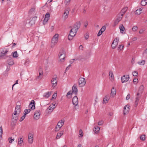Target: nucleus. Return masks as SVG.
I'll return each instance as SVG.
<instances>
[{
    "instance_id": "f257e3e1",
    "label": "nucleus",
    "mask_w": 147,
    "mask_h": 147,
    "mask_svg": "<svg viewBox=\"0 0 147 147\" xmlns=\"http://www.w3.org/2000/svg\"><path fill=\"white\" fill-rule=\"evenodd\" d=\"M81 26V23L80 21L77 22L75 24L69 31V33L68 36V39L69 40H71L76 34L78 30L80 28Z\"/></svg>"
},
{
    "instance_id": "f03ea898",
    "label": "nucleus",
    "mask_w": 147,
    "mask_h": 147,
    "mask_svg": "<svg viewBox=\"0 0 147 147\" xmlns=\"http://www.w3.org/2000/svg\"><path fill=\"white\" fill-rule=\"evenodd\" d=\"M20 112V105H17L15 107V111L12 114V119L15 121L18 120Z\"/></svg>"
},
{
    "instance_id": "7ed1b4c3",
    "label": "nucleus",
    "mask_w": 147,
    "mask_h": 147,
    "mask_svg": "<svg viewBox=\"0 0 147 147\" xmlns=\"http://www.w3.org/2000/svg\"><path fill=\"white\" fill-rule=\"evenodd\" d=\"M78 92V90L77 86L76 84H74L72 87V91L70 90L68 92L66 95V96L68 98H71L73 94H74L76 95L77 94Z\"/></svg>"
},
{
    "instance_id": "20e7f679",
    "label": "nucleus",
    "mask_w": 147,
    "mask_h": 147,
    "mask_svg": "<svg viewBox=\"0 0 147 147\" xmlns=\"http://www.w3.org/2000/svg\"><path fill=\"white\" fill-rule=\"evenodd\" d=\"M58 34H56L52 38L51 46V48H53L58 42Z\"/></svg>"
},
{
    "instance_id": "39448f33",
    "label": "nucleus",
    "mask_w": 147,
    "mask_h": 147,
    "mask_svg": "<svg viewBox=\"0 0 147 147\" xmlns=\"http://www.w3.org/2000/svg\"><path fill=\"white\" fill-rule=\"evenodd\" d=\"M86 83V81L84 78H81L79 79L78 84L80 87L84 86Z\"/></svg>"
},
{
    "instance_id": "423d86ee",
    "label": "nucleus",
    "mask_w": 147,
    "mask_h": 147,
    "mask_svg": "<svg viewBox=\"0 0 147 147\" xmlns=\"http://www.w3.org/2000/svg\"><path fill=\"white\" fill-rule=\"evenodd\" d=\"M123 16V15H121V14H120L119 13L117 15V18L114 23L115 26L121 20Z\"/></svg>"
},
{
    "instance_id": "0eeeda50",
    "label": "nucleus",
    "mask_w": 147,
    "mask_h": 147,
    "mask_svg": "<svg viewBox=\"0 0 147 147\" xmlns=\"http://www.w3.org/2000/svg\"><path fill=\"white\" fill-rule=\"evenodd\" d=\"M129 79L128 75H124L121 78V81L122 83L126 82H127Z\"/></svg>"
},
{
    "instance_id": "6e6552de",
    "label": "nucleus",
    "mask_w": 147,
    "mask_h": 147,
    "mask_svg": "<svg viewBox=\"0 0 147 147\" xmlns=\"http://www.w3.org/2000/svg\"><path fill=\"white\" fill-rule=\"evenodd\" d=\"M119 40V38L117 37L114 40L111 45V47L113 49H114L116 47L118 44Z\"/></svg>"
},
{
    "instance_id": "1a4fd4ad",
    "label": "nucleus",
    "mask_w": 147,
    "mask_h": 147,
    "mask_svg": "<svg viewBox=\"0 0 147 147\" xmlns=\"http://www.w3.org/2000/svg\"><path fill=\"white\" fill-rule=\"evenodd\" d=\"M59 55L60 61L63 60L65 59V51L63 50L61 52H59Z\"/></svg>"
},
{
    "instance_id": "9d476101",
    "label": "nucleus",
    "mask_w": 147,
    "mask_h": 147,
    "mask_svg": "<svg viewBox=\"0 0 147 147\" xmlns=\"http://www.w3.org/2000/svg\"><path fill=\"white\" fill-rule=\"evenodd\" d=\"M57 77H56L55 78H53L51 80L52 87H53V88H55L57 85Z\"/></svg>"
},
{
    "instance_id": "9b49d317",
    "label": "nucleus",
    "mask_w": 147,
    "mask_h": 147,
    "mask_svg": "<svg viewBox=\"0 0 147 147\" xmlns=\"http://www.w3.org/2000/svg\"><path fill=\"white\" fill-rule=\"evenodd\" d=\"M69 11V7H67L65 9L63 15V17L65 19H66L68 18Z\"/></svg>"
},
{
    "instance_id": "f8f14e48",
    "label": "nucleus",
    "mask_w": 147,
    "mask_h": 147,
    "mask_svg": "<svg viewBox=\"0 0 147 147\" xmlns=\"http://www.w3.org/2000/svg\"><path fill=\"white\" fill-rule=\"evenodd\" d=\"M78 98L77 97L75 96L72 98V103L73 105L75 107L78 105Z\"/></svg>"
},
{
    "instance_id": "ddd939ff",
    "label": "nucleus",
    "mask_w": 147,
    "mask_h": 147,
    "mask_svg": "<svg viewBox=\"0 0 147 147\" xmlns=\"http://www.w3.org/2000/svg\"><path fill=\"white\" fill-rule=\"evenodd\" d=\"M35 103L34 100H32L29 105V107L32 110L34 109L35 107Z\"/></svg>"
},
{
    "instance_id": "4468645a",
    "label": "nucleus",
    "mask_w": 147,
    "mask_h": 147,
    "mask_svg": "<svg viewBox=\"0 0 147 147\" xmlns=\"http://www.w3.org/2000/svg\"><path fill=\"white\" fill-rule=\"evenodd\" d=\"M40 110L35 111L34 116V119L36 120L40 118Z\"/></svg>"
},
{
    "instance_id": "2eb2a0df",
    "label": "nucleus",
    "mask_w": 147,
    "mask_h": 147,
    "mask_svg": "<svg viewBox=\"0 0 147 147\" xmlns=\"http://www.w3.org/2000/svg\"><path fill=\"white\" fill-rule=\"evenodd\" d=\"M28 141L29 143L32 144L33 141V135L29 133L28 136Z\"/></svg>"
},
{
    "instance_id": "dca6fc26",
    "label": "nucleus",
    "mask_w": 147,
    "mask_h": 147,
    "mask_svg": "<svg viewBox=\"0 0 147 147\" xmlns=\"http://www.w3.org/2000/svg\"><path fill=\"white\" fill-rule=\"evenodd\" d=\"M50 14L49 13H47L45 16V18L43 20V24H45L47 22L49 19Z\"/></svg>"
},
{
    "instance_id": "f3484780",
    "label": "nucleus",
    "mask_w": 147,
    "mask_h": 147,
    "mask_svg": "<svg viewBox=\"0 0 147 147\" xmlns=\"http://www.w3.org/2000/svg\"><path fill=\"white\" fill-rule=\"evenodd\" d=\"M8 52V50L4 49L0 52V57H2L5 55Z\"/></svg>"
},
{
    "instance_id": "a211bd4d",
    "label": "nucleus",
    "mask_w": 147,
    "mask_h": 147,
    "mask_svg": "<svg viewBox=\"0 0 147 147\" xmlns=\"http://www.w3.org/2000/svg\"><path fill=\"white\" fill-rule=\"evenodd\" d=\"M109 77L111 81H112L113 80L114 76L113 72L111 71H110L109 72Z\"/></svg>"
},
{
    "instance_id": "6ab92c4d",
    "label": "nucleus",
    "mask_w": 147,
    "mask_h": 147,
    "mask_svg": "<svg viewBox=\"0 0 147 147\" xmlns=\"http://www.w3.org/2000/svg\"><path fill=\"white\" fill-rule=\"evenodd\" d=\"M116 89L113 87L111 90V95L113 97L116 94Z\"/></svg>"
},
{
    "instance_id": "aec40b11",
    "label": "nucleus",
    "mask_w": 147,
    "mask_h": 147,
    "mask_svg": "<svg viewBox=\"0 0 147 147\" xmlns=\"http://www.w3.org/2000/svg\"><path fill=\"white\" fill-rule=\"evenodd\" d=\"M51 94V92H47L45 93L43 95V96L45 98H47L49 97V96Z\"/></svg>"
},
{
    "instance_id": "412c9836",
    "label": "nucleus",
    "mask_w": 147,
    "mask_h": 147,
    "mask_svg": "<svg viewBox=\"0 0 147 147\" xmlns=\"http://www.w3.org/2000/svg\"><path fill=\"white\" fill-rule=\"evenodd\" d=\"M7 63L10 65H12L14 64V62L13 61L12 59L9 57L7 61Z\"/></svg>"
},
{
    "instance_id": "4be33fe9",
    "label": "nucleus",
    "mask_w": 147,
    "mask_h": 147,
    "mask_svg": "<svg viewBox=\"0 0 147 147\" xmlns=\"http://www.w3.org/2000/svg\"><path fill=\"white\" fill-rule=\"evenodd\" d=\"M127 8H128L127 7H125L119 13L121 14V15H123V16L124 15V14L127 10Z\"/></svg>"
},
{
    "instance_id": "5701e85b",
    "label": "nucleus",
    "mask_w": 147,
    "mask_h": 147,
    "mask_svg": "<svg viewBox=\"0 0 147 147\" xmlns=\"http://www.w3.org/2000/svg\"><path fill=\"white\" fill-rule=\"evenodd\" d=\"M64 121H61L59 122L57 125V126L59 128H61L63 125Z\"/></svg>"
},
{
    "instance_id": "b1692460",
    "label": "nucleus",
    "mask_w": 147,
    "mask_h": 147,
    "mask_svg": "<svg viewBox=\"0 0 147 147\" xmlns=\"http://www.w3.org/2000/svg\"><path fill=\"white\" fill-rule=\"evenodd\" d=\"M63 131H62L60 133H58L56 136V139H58L60 138L61 136L63 135Z\"/></svg>"
},
{
    "instance_id": "393cba45",
    "label": "nucleus",
    "mask_w": 147,
    "mask_h": 147,
    "mask_svg": "<svg viewBox=\"0 0 147 147\" xmlns=\"http://www.w3.org/2000/svg\"><path fill=\"white\" fill-rule=\"evenodd\" d=\"M109 99V96H105V97L103 98V103H107V102L108 101Z\"/></svg>"
},
{
    "instance_id": "a878e982",
    "label": "nucleus",
    "mask_w": 147,
    "mask_h": 147,
    "mask_svg": "<svg viewBox=\"0 0 147 147\" xmlns=\"http://www.w3.org/2000/svg\"><path fill=\"white\" fill-rule=\"evenodd\" d=\"M23 137L22 136V137L20 138L18 140V144L20 146H21L22 145L23 142Z\"/></svg>"
},
{
    "instance_id": "bb28decb",
    "label": "nucleus",
    "mask_w": 147,
    "mask_h": 147,
    "mask_svg": "<svg viewBox=\"0 0 147 147\" xmlns=\"http://www.w3.org/2000/svg\"><path fill=\"white\" fill-rule=\"evenodd\" d=\"M140 100V97H136V100L135 101V106L136 107L137 106L138 104V102Z\"/></svg>"
},
{
    "instance_id": "cd10ccee",
    "label": "nucleus",
    "mask_w": 147,
    "mask_h": 147,
    "mask_svg": "<svg viewBox=\"0 0 147 147\" xmlns=\"http://www.w3.org/2000/svg\"><path fill=\"white\" fill-rule=\"evenodd\" d=\"M124 111H123V114L124 115H126L129 112V108H127V109H126V107H124Z\"/></svg>"
},
{
    "instance_id": "c85d7f7f",
    "label": "nucleus",
    "mask_w": 147,
    "mask_h": 147,
    "mask_svg": "<svg viewBox=\"0 0 147 147\" xmlns=\"http://www.w3.org/2000/svg\"><path fill=\"white\" fill-rule=\"evenodd\" d=\"M142 9L141 8H139L138 9H137L135 12V13L137 15H139L141 13V11Z\"/></svg>"
},
{
    "instance_id": "c756f323",
    "label": "nucleus",
    "mask_w": 147,
    "mask_h": 147,
    "mask_svg": "<svg viewBox=\"0 0 147 147\" xmlns=\"http://www.w3.org/2000/svg\"><path fill=\"white\" fill-rule=\"evenodd\" d=\"M141 4L142 6H145L147 4V0H142L141 1Z\"/></svg>"
},
{
    "instance_id": "7c9ffc66",
    "label": "nucleus",
    "mask_w": 147,
    "mask_h": 147,
    "mask_svg": "<svg viewBox=\"0 0 147 147\" xmlns=\"http://www.w3.org/2000/svg\"><path fill=\"white\" fill-rule=\"evenodd\" d=\"M100 130V128L98 126H96V127H95L94 129V131L95 133H97Z\"/></svg>"
},
{
    "instance_id": "2f4dec72",
    "label": "nucleus",
    "mask_w": 147,
    "mask_h": 147,
    "mask_svg": "<svg viewBox=\"0 0 147 147\" xmlns=\"http://www.w3.org/2000/svg\"><path fill=\"white\" fill-rule=\"evenodd\" d=\"M39 76L36 77V79L37 80L38 79H40L43 76V73L39 72Z\"/></svg>"
},
{
    "instance_id": "473e14b6",
    "label": "nucleus",
    "mask_w": 147,
    "mask_h": 147,
    "mask_svg": "<svg viewBox=\"0 0 147 147\" xmlns=\"http://www.w3.org/2000/svg\"><path fill=\"white\" fill-rule=\"evenodd\" d=\"M143 57L147 58V48L146 49L143 53Z\"/></svg>"
},
{
    "instance_id": "72a5a7b5",
    "label": "nucleus",
    "mask_w": 147,
    "mask_h": 147,
    "mask_svg": "<svg viewBox=\"0 0 147 147\" xmlns=\"http://www.w3.org/2000/svg\"><path fill=\"white\" fill-rule=\"evenodd\" d=\"M31 111L30 109H26L24 111V116H26V115L29 113Z\"/></svg>"
},
{
    "instance_id": "f704fd0d",
    "label": "nucleus",
    "mask_w": 147,
    "mask_h": 147,
    "mask_svg": "<svg viewBox=\"0 0 147 147\" xmlns=\"http://www.w3.org/2000/svg\"><path fill=\"white\" fill-rule=\"evenodd\" d=\"M144 87L143 85H141L139 87L138 92L142 93Z\"/></svg>"
},
{
    "instance_id": "c9c22d12",
    "label": "nucleus",
    "mask_w": 147,
    "mask_h": 147,
    "mask_svg": "<svg viewBox=\"0 0 147 147\" xmlns=\"http://www.w3.org/2000/svg\"><path fill=\"white\" fill-rule=\"evenodd\" d=\"M145 61L144 60H142L141 61L138 62V64L140 65H144L145 63Z\"/></svg>"
},
{
    "instance_id": "e433bc0d",
    "label": "nucleus",
    "mask_w": 147,
    "mask_h": 147,
    "mask_svg": "<svg viewBox=\"0 0 147 147\" xmlns=\"http://www.w3.org/2000/svg\"><path fill=\"white\" fill-rule=\"evenodd\" d=\"M53 105L51 104L48 108L49 110L53 111V110L55 108V107L53 106Z\"/></svg>"
},
{
    "instance_id": "4c0bfd02",
    "label": "nucleus",
    "mask_w": 147,
    "mask_h": 147,
    "mask_svg": "<svg viewBox=\"0 0 147 147\" xmlns=\"http://www.w3.org/2000/svg\"><path fill=\"white\" fill-rule=\"evenodd\" d=\"M119 28L121 32V31L122 33H123V32H124L125 29L123 25H122L121 26L119 27ZM124 33H125V32H124Z\"/></svg>"
},
{
    "instance_id": "58836bf2",
    "label": "nucleus",
    "mask_w": 147,
    "mask_h": 147,
    "mask_svg": "<svg viewBox=\"0 0 147 147\" xmlns=\"http://www.w3.org/2000/svg\"><path fill=\"white\" fill-rule=\"evenodd\" d=\"M18 56L17 51H15L13 53V56L14 58H17Z\"/></svg>"
},
{
    "instance_id": "ea45409f",
    "label": "nucleus",
    "mask_w": 147,
    "mask_h": 147,
    "mask_svg": "<svg viewBox=\"0 0 147 147\" xmlns=\"http://www.w3.org/2000/svg\"><path fill=\"white\" fill-rule=\"evenodd\" d=\"M123 47H124V46L122 45H120L119 46V47L118 48V49H117L118 51H121L123 49Z\"/></svg>"
},
{
    "instance_id": "a19ab883",
    "label": "nucleus",
    "mask_w": 147,
    "mask_h": 147,
    "mask_svg": "<svg viewBox=\"0 0 147 147\" xmlns=\"http://www.w3.org/2000/svg\"><path fill=\"white\" fill-rule=\"evenodd\" d=\"M140 139L144 141L145 140V135H143L140 136Z\"/></svg>"
},
{
    "instance_id": "79ce46f5",
    "label": "nucleus",
    "mask_w": 147,
    "mask_h": 147,
    "mask_svg": "<svg viewBox=\"0 0 147 147\" xmlns=\"http://www.w3.org/2000/svg\"><path fill=\"white\" fill-rule=\"evenodd\" d=\"M35 10V8H31L29 11V13L30 14H32L33 12H34Z\"/></svg>"
},
{
    "instance_id": "37998d69",
    "label": "nucleus",
    "mask_w": 147,
    "mask_h": 147,
    "mask_svg": "<svg viewBox=\"0 0 147 147\" xmlns=\"http://www.w3.org/2000/svg\"><path fill=\"white\" fill-rule=\"evenodd\" d=\"M3 132L2 127L1 126L0 127V138H2Z\"/></svg>"
},
{
    "instance_id": "c03bdc74",
    "label": "nucleus",
    "mask_w": 147,
    "mask_h": 147,
    "mask_svg": "<svg viewBox=\"0 0 147 147\" xmlns=\"http://www.w3.org/2000/svg\"><path fill=\"white\" fill-rule=\"evenodd\" d=\"M106 28V27L105 26H103L100 30V31L102 32H103L105 30Z\"/></svg>"
},
{
    "instance_id": "a18cd8bd",
    "label": "nucleus",
    "mask_w": 147,
    "mask_h": 147,
    "mask_svg": "<svg viewBox=\"0 0 147 147\" xmlns=\"http://www.w3.org/2000/svg\"><path fill=\"white\" fill-rule=\"evenodd\" d=\"M132 73L134 76H137L138 75V73L137 71H134Z\"/></svg>"
},
{
    "instance_id": "49530a36",
    "label": "nucleus",
    "mask_w": 147,
    "mask_h": 147,
    "mask_svg": "<svg viewBox=\"0 0 147 147\" xmlns=\"http://www.w3.org/2000/svg\"><path fill=\"white\" fill-rule=\"evenodd\" d=\"M138 30V27L136 26H133L132 28V30L133 31H136Z\"/></svg>"
},
{
    "instance_id": "de8ad7c7",
    "label": "nucleus",
    "mask_w": 147,
    "mask_h": 147,
    "mask_svg": "<svg viewBox=\"0 0 147 147\" xmlns=\"http://www.w3.org/2000/svg\"><path fill=\"white\" fill-rule=\"evenodd\" d=\"M14 140V139H12V137L9 138L8 139L9 142V143H11Z\"/></svg>"
},
{
    "instance_id": "09e8293b",
    "label": "nucleus",
    "mask_w": 147,
    "mask_h": 147,
    "mask_svg": "<svg viewBox=\"0 0 147 147\" xmlns=\"http://www.w3.org/2000/svg\"><path fill=\"white\" fill-rule=\"evenodd\" d=\"M60 128H59V127L57 125H56L55 127V131H57L60 130Z\"/></svg>"
},
{
    "instance_id": "8fccbe9b",
    "label": "nucleus",
    "mask_w": 147,
    "mask_h": 147,
    "mask_svg": "<svg viewBox=\"0 0 147 147\" xmlns=\"http://www.w3.org/2000/svg\"><path fill=\"white\" fill-rule=\"evenodd\" d=\"M26 116H24V115L22 117H21L20 120V121H22L25 118Z\"/></svg>"
},
{
    "instance_id": "3c124183",
    "label": "nucleus",
    "mask_w": 147,
    "mask_h": 147,
    "mask_svg": "<svg viewBox=\"0 0 147 147\" xmlns=\"http://www.w3.org/2000/svg\"><path fill=\"white\" fill-rule=\"evenodd\" d=\"M103 123V121H100L98 122V125H101Z\"/></svg>"
},
{
    "instance_id": "603ef678",
    "label": "nucleus",
    "mask_w": 147,
    "mask_h": 147,
    "mask_svg": "<svg viewBox=\"0 0 147 147\" xmlns=\"http://www.w3.org/2000/svg\"><path fill=\"white\" fill-rule=\"evenodd\" d=\"M142 94V93H141V92H139L138 91V92L136 95L137 96V97H138V96L140 97V98Z\"/></svg>"
},
{
    "instance_id": "864d4df0",
    "label": "nucleus",
    "mask_w": 147,
    "mask_h": 147,
    "mask_svg": "<svg viewBox=\"0 0 147 147\" xmlns=\"http://www.w3.org/2000/svg\"><path fill=\"white\" fill-rule=\"evenodd\" d=\"M130 94H128L126 98V100H128L130 98Z\"/></svg>"
},
{
    "instance_id": "5fc2aeb1",
    "label": "nucleus",
    "mask_w": 147,
    "mask_h": 147,
    "mask_svg": "<svg viewBox=\"0 0 147 147\" xmlns=\"http://www.w3.org/2000/svg\"><path fill=\"white\" fill-rule=\"evenodd\" d=\"M144 31L145 30L143 29H141L139 31V33L140 34H142Z\"/></svg>"
},
{
    "instance_id": "6e6d98bb",
    "label": "nucleus",
    "mask_w": 147,
    "mask_h": 147,
    "mask_svg": "<svg viewBox=\"0 0 147 147\" xmlns=\"http://www.w3.org/2000/svg\"><path fill=\"white\" fill-rule=\"evenodd\" d=\"M102 32L100 31V30L97 34V36H100L101 35V34H102Z\"/></svg>"
},
{
    "instance_id": "4d7b16f0",
    "label": "nucleus",
    "mask_w": 147,
    "mask_h": 147,
    "mask_svg": "<svg viewBox=\"0 0 147 147\" xmlns=\"http://www.w3.org/2000/svg\"><path fill=\"white\" fill-rule=\"evenodd\" d=\"M89 36L88 34H86L85 35V38L86 39H87L88 38Z\"/></svg>"
},
{
    "instance_id": "13d9d810",
    "label": "nucleus",
    "mask_w": 147,
    "mask_h": 147,
    "mask_svg": "<svg viewBox=\"0 0 147 147\" xmlns=\"http://www.w3.org/2000/svg\"><path fill=\"white\" fill-rule=\"evenodd\" d=\"M39 72L43 73L42 69L41 67H39L38 69Z\"/></svg>"
},
{
    "instance_id": "bf43d9fd",
    "label": "nucleus",
    "mask_w": 147,
    "mask_h": 147,
    "mask_svg": "<svg viewBox=\"0 0 147 147\" xmlns=\"http://www.w3.org/2000/svg\"><path fill=\"white\" fill-rule=\"evenodd\" d=\"M88 25V22L86 21L84 23V26L85 27H86Z\"/></svg>"
},
{
    "instance_id": "052dcab7",
    "label": "nucleus",
    "mask_w": 147,
    "mask_h": 147,
    "mask_svg": "<svg viewBox=\"0 0 147 147\" xmlns=\"http://www.w3.org/2000/svg\"><path fill=\"white\" fill-rule=\"evenodd\" d=\"M138 81V80L137 79H135L133 80V82L134 83H137Z\"/></svg>"
},
{
    "instance_id": "680f3d73",
    "label": "nucleus",
    "mask_w": 147,
    "mask_h": 147,
    "mask_svg": "<svg viewBox=\"0 0 147 147\" xmlns=\"http://www.w3.org/2000/svg\"><path fill=\"white\" fill-rule=\"evenodd\" d=\"M71 66V65H69V66L66 68V69L65 70V71L68 70L69 69Z\"/></svg>"
},
{
    "instance_id": "e2e57ef3",
    "label": "nucleus",
    "mask_w": 147,
    "mask_h": 147,
    "mask_svg": "<svg viewBox=\"0 0 147 147\" xmlns=\"http://www.w3.org/2000/svg\"><path fill=\"white\" fill-rule=\"evenodd\" d=\"M71 0H65V2L66 3V5H67V3H69Z\"/></svg>"
},
{
    "instance_id": "0e129e2a",
    "label": "nucleus",
    "mask_w": 147,
    "mask_h": 147,
    "mask_svg": "<svg viewBox=\"0 0 147 147\" xmlns=\"http://www.w3.org/2000/svg\"><path fill=\"white\" fill-rule=\"evenodd\" d=\"M18 84V80H16V82L13 85L12 87V89H13V87L16 84Z\"/></svg>"
},
{
    "instance_id": "69168bd1",
    "label": "nucleus",
    "mask_w": 147,
    "mask_h": 147,
    "mask_svg": "<svg viewBox=\"0 0 147 147\" xmlns=\"http://www.w3.org/2000/svg\"><path fill=\"white\" fill-rule=\"evenodd\" d=\"M56 102H53V103H52L51 104V105H53V106H54V107H56V106H55V105H56Z\"/></svg>"
},
{
    "instance_id": "338daca9",
    "label": "nucleus",
    "mask_w": 147,
    "mask_h": 147,
    "mask_svg": "<svg viewBox=\"0 0 147 147\" xmlns=\"http://www.w3.org/2000/svg\"><path fill=\"white\" fill-rule=\"evenodd\" d=\"M56 94H54L52 96V98H55L57 96Z\"/></svg>"
},
{
    "instance_id": "774afa93",
    "label": "nucleus",
    "mask_w": 147,
    "mask_h": 147,
    "mask_svg": "<svg viewBox=\"0 0 147 147\" xmlns=\"http://www.w3.org/2000/svg\"><path fill=\"white\" fill-rule=\"evenodd\" d=\"M137 40V38L136 37H135L133 38L132 39V40L133 41H136Z\"/></svg>"
}]
</instances>
